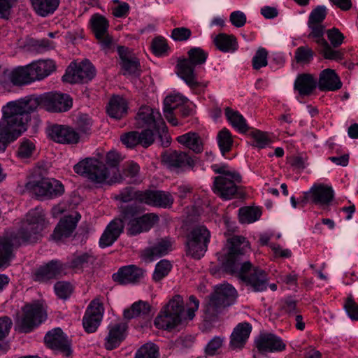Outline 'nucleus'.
<instances>
[{
  "mask_svg": "<svg viewBox=\"0 0 358 358\" xmlns=\"http://www.w3.org/2000/svg\"><path fill=\"white\" fill-rule=\"evenodd\" d=\"M44 227L45 215L43 210L36 208L29 210L17 231L0 238V267L10 264L14 257V248L36 242Z\"/></svg>",
  "mask_w": 358,
  "mask_h": 358,
  "instance_id": "f257e3e1",
  "label": "nucleus"
},
{
  "mask_svg": "<svg viewBox=\"0 0 358 358\" xmlns=\"http://www.w3.org/2000/svg\"><path fill=\"white\" fill-rule=\"evenodd\" d=\"M3 118L0 121V152L27 130L29 118L20 110L15 101L3 107Z\"/></svg>",
  "mask_w": 358,
  "mask_h": 358,
  "instance_id": "f03ea898",
  "label": "nucleus"
},
{
  "mask_svg": "<svg viewBox=\"0 0 358 358\" xmlns=\"http://www.w3.org/2000/svg\"><path fill=\"white\" fill-rule=\"evenodd\" d=\"M16 104L31 120V113L38 108H43L50 112L61 113L69 110L72 106L69 95L61 93H48L41 96L28 95L15 100Z\"/></svg>",
  "mask_w": 358,
  "mask_h": 358,
  "instance_id": "7ed1b4c3",
  "label": "nucleus"
},
{
  "mask_svg": "<svg viewBox=\"0 0 358 358\" xmlns=\"http://www.w3.org/2000/svg\"><path fill=\"white\" fill-rule=\"evenodd\" d=\"M212 170L220 176L215 177L213 192L223 200H230L238 197L241 194L242 177L239 172L231 168L227 164H215L211 166Z\"/></svg>",
  "mask_w": 358,
  "mask_h": 358,
  "instance_id": "20e7f679",
  "label": "nucleus"
},
{
  "mask_svg": "<svg viewBox=\"0 0 358 358\" xmlns=\"http://www.w3.org/2000/svg\"><path fill=\"white\" fill-rule=\"evenodd\" d=\"M112 166V151L99 158H86L73 166L74 171L95 183L104 182L110 175Z\"/></svg>",
  "mask_w": 358,
  "mask_h": 358,
  "instance_id": "39448f33",
  "label": "nucleus"
},
{
  "mask_svg": "<svg viewBox=\"0 0 358 358\" xmlns=\"http://www.w3.org/2000/svg\"><path fill=\"white\" fill-rule=\"evenodd\" d=\"M183 311L182 297L175 295L159 311L155 319V326L159 329L172 330L180 324Z\"/></svg>",
  "mask_w": 358,
  "mask_h": 358,
  "instance_id": "423d86ee",
  "label": "nucleus"
},
{
  "mask_svg": "<svg viewBox=\"0 0 358 358\" xmlns=\"http://www.w3.org/2000/svg\"><path fill=\"white\" fill-rule=\"evenodd\" d=\"M228 252L222 260L223 271L233 275L241 266L242 256L250 250L249 241L242 236H234L227 241Z\"/></svg>",
  "mask_w": 358,
  "mask_h": 358,
  "instance_id": "0eeeda50",
  "label": "nucleus"
},
{
  "mask_svg": "<svg viewBox=\"0 0 358 358\" xmlns=\"http://www.w3.org/2000/svg\"><path fill=\"white\" fill-rule=\"evenodd\" d=\"M210 232L204 225L192 228L186 234V254L194 259H200L208 250Z\"/></svg>",
  "mask_w": 358,
  "mask_h": 358,
  "instance_id": "6e6552de",
  "label": "nucleus"
},
{
  "mask_svg": "<svg viewBox=\"0 0 358 358\" xmlns=\"http://www.w3.org/2000/svg\"><path fill=\"white\" fill-rule=\"evenodd\" d=\"M238 274L240 279L255 292H262L267 289L268 274L259 267H254L250 262H243L239 266Z\"/></svg>",
  "mask_w": 358,
  "mask_h": 358,
  "instance_id": "1a4fd4ad",
  "label": "nucleus"
},
{
  "mask_svg": "<svg viewBox=\"0 0 358 358\" xmlns=\"http://www.w3.org/2000/svg\"><path fill=\"white\" fill-rule=\"evenodd\" d=\"M25 187L27 190L41 199H52L62 196L64 192L63 184L54 178L31 180Z\"/></svg>",
  "mask_w": 358,
  "mask_h": 358,
  "instance_id": "9d476101",
  "label": "nucleus"
},
{
  "mask_svg": "<svg viewBox=\"0 0 358 358\" xmlns=\"http://www.w3.org/2000/svg\"><path fill=\"white\" fill-rule=\"evenodd\" d=\"M196 161L197 157L184 151L169 150L162 156L166 169L178 174L194 170Z\"/></svg>",
  "mask_w": 358,
  "mask_h": 358,
  "instance_id": "9b49d317",
  "label": "nucleus"
},
{
  "mask_svg": "<svg viewBox=\"0 0 358 358\" xmlns=\"http://www.w3.org/2000/svg\"><path fill=\"white\" fill-rule=\"evenodd\" d=\"M22 315L17 320L19 331L29 333L41 324L46 318L43 306L39 303L27 304L22 308Z\"/></svg>",
  "mask_w": 358,
  "mask_h": 358,
  "instance_id": "f8f14e48",
  "label": "nucleus"
},
{
  "mask_svg": "<svg viewBox=\"0 0 358 358\" xmlns=\"http://www.w3.org/2000/svg\"><path fill=\"white\" fill-rule=\"evenodd\" d=\"M89 23L101 50L108 54L112 48V36L108 31L109 21L100 14H94L91 17Z\"/></svg>",
  "mask_w": 358,
  "mask_h": 358,
  "instance_id": "ddd939ff",
  "label": "nucleus"
},
{
  "mask_svg": "<svg viewBox=\"0 0 358 358\" xmlns=\"http://www.w3.org/2000/svg\"><path fill=\"white\" fill-rule=\"evenodd\" d=\"M95 75L94 66L88 59H85L79 64L72 62L62 76V80L71 84L83 83L92 80Z\"/></svg>",
  "mask_w": 358,
  "mask_h": 358,
  "instance_id": "4468645a",
  "label": "nucleus"
},
{
  "mask_svg": "<svg viewBox=\"0 0 358 358\" xmlns=\"http://www.w3.org/2000/svg\"><path fill=\"white\" fill-rule=\"evenodd\" d=\"M120 57V73L126 78H138L142 73L139 59L129 48L124 46L117 47Z\"/></svg>",
  "mask_w": 358,
  "mask_h": 358,
  "instance_id": "2eb2a0df",
  "label": "nucleus"
},
{
  "mask_svg": "<svg viewBox=\"0 0 358 358\" xmlns=\"http://www.w3.org/2000/svg\"><path fill=\"white\" fill-rule=\"evenodd\" d=\"M195 67L186 57L179 58L176 66V72L192 92L200 94L207 87V84L198 80Z\"/></svg>",
  "mask_w": 358,
  "mask_h": 358,
  "instance_id": "dca6fc26",
  "label": "nucleus"
},
{
  "mask_svg": "<svg viewBox=\"0 0 358 358\" xmlns=\"http://www.w3.org/2000/svg\"><path fill=\"white\" fill-rule=\"evenodd\" d=\"M334 198V192L331 186L322 184L313 185L309 191L304 192L301 202L311 203L322 208L330 205Z\"/></svg>",
  "mask_w": 358,
  "mask_h": 358,
  "instance_id": "f3484780",
  "label": "nucleus"
},
{
  "mask_svg": "<svg viewBox=\"0 0 358 358\" xmlns=\"http://www.w3.org/2000/svg\"><path fill=\"white\" fill-rule=\"evenodd\" d=\"M135 125L137 128H152L155 130L162 129L164 133L167 131L165 122L159 112L154 111L149 106H142L136 116Z\"/></svg>",
  "mask_w": 358,
  "mask_h": 358,
  "instance_id": "a211bd4d",
  "label": "nucleus"
},
{
  "mask_svg": "<svg viewBox=\"0 0 358 358\" xmlns=\"http://www.w3.org/2000/svg\"><path fill=\"white\" fill-rule=\"evenodd\" d=\"M66 265L58 260H52L37 268L32 274L36 282H45L59 278L66 273Z\"/></svg>",
  "mask_w": 358,
  "mask_h": 358,
  "instance_id": "6ab92c4d",
  "label": "nucleus"
},
{
  "mask_svg": "<svg viewBox=\"0 0 358 358\" xmlns=\"http://www.w3.org/2000/svg\"><path fill=\"white\" fill-rule=\"evenodd\" d=\"M104 308L98 299L92 300L88 305L83 318V325L86 332L94 333L100 325Z\"/></svg>",
  "mask_w": 358,
  "mask_h": 358,
  "instance_id": "aec40b11",
  "label": "nucleus"
},
{
  "mask_svg": "<svg viewBox=\"0 0 358 358\" xmlns=\"http://www.w3.org/2000/svg\"><path fill=\"white\" fill-rule=\"evenodd\" d=\"M140 196H143L142 203L158 208H170L174 201L173 197L169 192L162 190L146 189L143 193H141Z\"/></svg>",
  "mask_w": 358,
  "mask_h": 358,
  "instance_id": "412c9836",
  "label": "nucleus"
},
{
  "mask_svg": "<svg viewBox=\"0 0 358 358\" xmlns=\"http://www.w3.org/2000/svg\"><path fill=\"white\" fill-rule=\"evenodd\" d=\"M159 216L153 213L144 214L143 215L129 220L127 232L131 236H136L141 233L150 231L152 227L159 222Z\"/></svg>",
  "mask_w": 358,
  "mask_h": 358,
  "instance_id": "4be33fe9",
  "label": "nucleus"
},
{
  "mask_svg": "<svg viewBox=\"0 0 358 358\" xmlns=\"http://www.w3.org/2000/svg\"><path fill=\"white\" fill-rule=\"evenodd\" d=\"M173 244L174 241L170 237L160 238L153 245L146 248L142 256L145 260L153 261L173 251Z\"/></svg>",
  "mask_w": 358,
  "mask_h": 358,
  "instance_id": "5701e85b",
  "label": "nucleus"
},
{
  "mask_svg": "<svg viewBox=\"0 0 358 358\" xmlns=\"http://www.w3.org/2000/svg\"><path fill=\"white\" fill-rule=\"evenodd\" d=\"M49 137L59 143L73 144L78 142L79 134L72 128L60 124H55L48 129Z\"/></svg>",
  "mask_w": 358,
  "mask_h": 358,
  "instance_id": "b1692460",
  "label": "nucleus"
},
{
  "mask_svg": "<svg viewBox=\"0 0 358 358\" xmlns=\"http://www.w3.org/2000/svg\"><path fill=\"white\" fill-rule=\"evenodd\" d=\"M44 341L51 349L59 350L67 355L70 354V343L68 338L59 327L47 332L44 337Z\"/></svg>",
  "mask_w": 358,
  "mask_h": 358,
  "instance_id": "393cba45",
  "label": "nucleus"
},
{
  "mask_svg": "<svg viewBox=\"0 0 358 358\" xmlns=\"http://www.w3.org/2000/svg\"><path fill=\"white\" fill-rule=\"evenodd\" d=\"M80 218L81 215L78 212L64 216L55 229L52 234L53 238L59 241L71 236Z\"/></svg>",
  "mask_w": 358,
  "mask_h": 358,
  "instance_id": "a878e982",
  "label": "nucleus"
},
{
  "mask_svg": "<svg viewBox=\"0 0 358 358\" xmlns=\"http://www.w3.org/2000/svg\"><path fill=\"white\" fill-rule=\"evenodd\" d=\"M255 344L259 352L262 353L282 352L286 348L283 341L273 334L261 335L256 341Z\"/></svg>",
  "mask_w": 358,
  "mask_h": 358,
  "instance_id": "bb28decb",
  "label": "nucleus"
},
{
  "mask_svg": "<svg viewBox=\"0 0 358 358\" xmlns=\"http://www.w3.org/2000/svg\"><path fill=\"white\" fill-rule=\"evenodd\" d=\"M144 276V270L135 265H129L119 268L117 273L113 274V280L121 285L136 283Z\"/></svg>",
  "mask_w": 358,
  "mask_h": 358,
  "instance_id": "cd10ccee",
  "label": "nucleus"
},
{
  "mask_svg": "<svg viewBox=\"0 0 358 358\" xmlns=\"http://www.w3.org/2000/svg\"><path fill=\"white\" fill-rule=\"evenodd\" d=\"M125 319L141 318L147 323L152 316V306L145 301L138 300L131 304L130 308L124 310Z\"/></svg>",
  "mask_w": 358,
  "mask_h": 358,
  "instance_id": "c85d7f7f",
  "label": "nucleus"
},
{
  "mask_svg": "<svg viewBox=\"0 0 358 358\" xmlns=\"http://www.w3.org/2000/svg\"><path fill=\"white\" fill-rule=\"evenodd\" d=\"M318 87L322 92L336 91L342 87V83L334 70L326 69L321 71Z\"/></svg>",
  "mask_w": 358,
  "mask_h": 358,
  "instance_id": "c756f323",
  "label": "nucleus"
},
{
  "mask_svg": "<svg viewBox=\"0 0 358 358\" xmlns=\"http://www.w3.org/2000/svg\"><path fill=\"white\" fill-rule=\"evenodd\" d=\"M317 82L310 73L299 74L294 81V88L302 96H310L317 87Z\"/></svg>",
  "mask_w": 358,
  "mask_h": 358,
  "instance_id": "7c9ffc66",
  "label": "nucleus"
},
{
  "mask_svg": "<svg viewBox=\"0 0 358 358\" xmlns=\"http://www.w3.org/2000/svg\"><path fill=\"white\" fill-rule=\"evenodd\" d=\"M210 296L226 308L235 303L238 294L232 285L223 284L217 286Z\"/></svg>",
  "mask_w": 358,
  "mask_h": 358,
  "instance_id": "2f4dec72",
  "label": "nucleus"
},
{
  "mask_svg": "<svg viewBox=\"0 0 358 358\" xmlns=\"http://www.w3.org/2000/svg\"><path fill=\"white\" fill-rule=\"evenodd\" d=\"M34 81L49 76L56 70L55 62L52 59H41L29 64Z\"/></svg>",
  "mask_w": 358,
  "mask_h": 358,
  "instance_id": "473e14b6",
  "label": "nucleus"
},
{
  "mask_svg": "<svg viewBox=\"0 0 358 358\" xmlns=\"http://www.w3.org/2000/svg\"><path fill=\"white\" fill-rule=\"evenodd\" d=\"M251 331L252 325L249 322H242L236 325L231 335V347L234 349L243 348L248 339Z\"/></svg>",
  "mask_w": 358,
  "mask_h": 358,
  "instance_id": "72a5a7b5",
  "label": "nucleus"
},
{
  "mask_svg": "<svg viewBox=\"0 0 358 358\" xmlns=\"http://www.w3.org/2000/svg\"><path fill=\"white\" fill-rule=\"evenodd\" d=\"M140 166L133 162L124 165L122 173L117 176L113 173V182H122L126 180L127 183L136 184L140 182L138 174Z\"/></svg>",
  "mask_w": 358,
  "mask_h": 358,
  "instance_id": "f704fd0d",
  "label": "nucleus"
},
{
  "mask_svg": "<svg viewBox=\"0 0 358 358\" xmlns=\"http://www.w3.org/2000/svg\"><path fill=\"white\" fill-rule=\"evenodd\" d=\"M177 142L192 150L195 154L203 151V143L200 135L196 132L189 131L176 138Z\"/></svg>",
  "mask_w": 358,
  "mask_h": 358,
  "instance_id": "c9c22d12",
  "label": "nucleus"
},
{
  "mask_svg": "<svg viewBox=\"0 0 358 358\" xmlns=\"http://www.w3.org/2000/svg\"><path fill=\"white\" fill-rule=\"evenodd\" d=\"M35 13L42 17L52 15L58 8L60 0H29Z\"/></svg>",
  "mask_w": 358,
  "mask_h": 358,
  "instance_id": "e433bc0d",
  "label": "nucleus"
},
{
  "mask_svg": "<svg viewBox=\"0 0 358 358\" xmlns=\"http://www.w3.org/2000/svg\"><path fill=\"white\" fill-rule=\"evenodd\" d=\"M213 43L217 50L222 52H234L238 48L236 36L225 33L217 34L213 39Z\"/></svg>",
  "mask_w": 358,
  "mask_h": 358,
  "instance_id": "4c0bfd02",
  "label": "nucleus"
},
{
  "mask_svg": "<svg viewBox=\"0 0 358 358\" xmlns=\"http://www.w3.org/2000/svg\"><path fill=\"white\" fill-rule=\"evenodd\" d=\"M8 78L13 85L16 86L26 85L34 82L29 65L13 69L10 72Z\"/></svg>",
  "mask_w": 358,
  "mask_h": 358,
  "instance_id": "58836bf2",
  "label": "nucleus"
},
{
  "mask_svg": "<svg viewBox=\"0 0 358 358\" xmlns=\"http://www.w3.org/2000/svg\"><path fill=\"white\" fill-rule=\"evenodd\" d=\"M224 308V306L210 296L203 308L204 320L210 323L218 321L219 316Z\"/></svg>",
  "mask_w": 358,
  "mask_h": 358,
  "instance_id": "ea45409f",
  "label": "nucleus"
},
{
  "mask_svg": "<svg viewBox=\"0 0 358 358\" xmlns=\"http://www.w3.org/2000/svg\"><path fill=\"white\" fill-rule=\"evenodd\" d=\"M224 115L229 124L238 132L245 134L248 131L246 120L238 111L227 107L224 109Z\"/></svg>",
  "mask_w": 358,
  "mask_h": 358,
  "instance_id": "a19ab883",
  "label": "nucleus"
},
{
  "mask_svg": "<svg viewBox=\"0 0 358 358\" xmlns=\"http://www.w3.org/2000/svg\"><path fill=\"white\" fill-rule=\"evenodd\" d=\"M217 145L222 155H226L231 150L234 140L229 130L227 128L222 129L217 135Z\"/></svg>",
  "mask_w": 358,
  "mask_h": 358,
  "instance_id": "79ce46f5",
  "label": "nucleus"
},
{
  "mask_svg": "<svg viewBox=\"0 0 358 358\" xmlns=\"http://www.w3.org/2000/svg\"><path fill=\"white\" fill-rule=\"evenodd\" d=\"M262 210L257 207L245 206L238 210V219L242 224H250L258 220Z\"/></svg>",
  "mask_w": 358,
  "mask_h": 358,
  "instance_id": "37998d69",
  "label": "nucleus"
},
{
  "mask_svg": "<svg viewBox=\"0 0 358 358\" xmlns=\"http://www.w3.org/2000/svg\"><path fill=\"white\" fill-rule=\"evenodd\" d=\"M129 325L125 321H120L113 324V349L117 348L128 335Z\"/></svg>",
  "mask_w": 358,
  "mask_h": 358,
  "instance_id": "c03bdc74",
  "label": "nucleus"
},
{
  "mask_svg": "<svg viewBox=\"0 0 358 358\" xmlns=\"http://www.w3.org/2000/svg\"><path fill=\"white\" fill-rule=\"evenodd\" d=\"M128 102L125 98L113 94V119L120 120L127 115Z\"/></svg>",
  "mask_w": 358,
  "mask_h": 358,
  "instance_id": "a18cd8bd",
  "label": "nucleus"
},
{
  "mask_svg": "<svg viewBox=\"0 0 358 358\" xmlns=\"http://www.w3.org/2000/svg\"><path fill=\"white\" fill-rule=\"evenodd\" d=\"M318 51L326 59L340 62L344 59V50H336V48L331 46L328 42L319 48Z\"/></svg>",
  "mask_w": 358,
  "mask_h": 358,
  "instance_id": "49530a36",
  "label": "nucleus"
},
{
  "mask_svg": "<svg viewBox=\"0 0 358 358\" xmlns=\"http://www.w3.org/2000/svg\"><path fill=\"white\" fill-rule=\"evenodd\" d=\"M307 24L310 30L308 38L313 39L317 44L318 48L327 42L324 37L325 33V27L324 25L309 23H307Z\"/></svg>",
  "mask_w": 358,
  "mask_h": 358,
  "instance_id": "de8ad7c7",
  "label": "nucleus"
},
{
  "mask_svg": "<svg viewBox=\"0 0 358 358\" xmlns=\"http://www.w3.org/2000/svg\"><path fill=\"white\" fill-rule=\"evenodd\" d=\"M208 57V53L199 47L190 48L187 52V57L190 62L195 66L202 65L206 63Z\"/></svg>",
  "mask_w": 358,
  "mask_h": 358,
  "instance_id": "09e8293b",
  "label": "nucleus"
},
{
  "mask_svg": "<svg viewBox=\"0 0 358 358\" xmlns=\"http://www.w3.org/2000/svg\"><path fill=\"white\" fill-rule=\"evenodd\" d=\"M141 193H143V191L135 190L131 187H127L124 188L118 195L115 196V199L124 203L135 200L142 203L143 196H140Z\"/></svg>",
  "mask_w": 358,
  "mask_h": 358,
  "instance_id": "8fccbe9b",
  "label": "nucleus"
},
{
  "mask_svg": "<svg viewBox=\"0 0 358 358\" xmlns=\"http://www.w3.org/2000/svg\"><path fill=\"white\" fill-rule=\"evenodd\" d=\"M314 55V51L308 45L300 46L295 50L294 59L297 64H309Z\"/></svg>",
  "mask_w": 358,
  "mask_h": 358,
  "instance_id": "3c124183",
  "label": "nucleus"
},
{
  "mask_svg": "<svg viewBox=\"0 0 358 358\" xmlns=\"http://www.w3.org/2000/svg\"><path fill=\"white\" fill-rule=\"evenodd\" d=\"M172 268L170 261L167 259L160 260L155 266L152 275V279L155 282H159L168 275Z\"/></svg>",
  "mask_w": 358,
  "mask_h": 358,
  "instance_id": "603ef678",
  "label": "nucleus"
},
{
  "mask_svg": "<svg viewBox=\"0 0 358 358\" xmlns=\"http://www.w3.org/2000/svg\"><path fill=\"white\" fill-rule=\"evenodd\" d=\"M159 350L156 345L145 343L136 352L134 358H158Z\"/></svg>",
  "mask_w": 358,
  "mask_h": 358,
  "instance_id": "864d4df0",
  "label": "nucleus"
},
{
  "mask_svg": "<svg viewBox=\"0 0 358 358\" xmlns=\"http://www.w3.org/2000/svg\"><path fill=\"white\" fill-rule=\"evenodd\" d=\"M326 34L329 41V44L334 48L340 47L345 38L343 34L336 27L327 29Z\"/></svg>",
  "mask_w": 358,
  "mask_h": 358,
  "instance_id": "5fc2aeb1",
  "label": "nucleus"
},
{
  "mask_svg": "<svg viewBox=\"0 0 358 358\" xmlns=\"http://www.w3.org/2000/svg\"><path fill=\"white\" fill-rule=\"evenodd\" d=\"M327 15V8L322 5L316 6L310 12L308 23L322 24Z\"/></svg>",
  "mask_w": 358,
  "mask_h": 358,
  "instance_id": "6e6d98bb",
  "label": "nucleus"
},
{
  "mask_svg": "<svg viewBox=\"0 0 358 358\" xmlns=\"http://www.w3.org/2000/svg\"><path fill=\"white\" fill-rule=\"evenodd\" d=\"M162 129L155 130L152 128H145L141 132H139V145L143 148H148L155 141V134H159Z\"/></svg>",
  "mask_w": 358,
  "mask_h": 358,
  "instance_id": "4d7b16f0",
  "label": "nucleus"
},
{
  "mask_svg": "<svg viewBox=\"0 0 358 358\" xmlns=\"http://www.w3.org/2000/svg\"><path fill=\"white\" fill-rule=\"evenodd\" d=\"M187 101V99L180 94H171L167 96L164 100V106L168 107V110H176Z\"/></svg>",
  "mask_w": 358,
  "mask_h": 358,
  "instance_id": "13d9d810",
  "label": "nucleus"
},
{
  "mask_svg": "<svg viewBox=\"0 0 358 358\" xmlns=\"http://www.w3.org/2000/svg\"><path fill=\"white\" fill-rule=\"evenodd\" d=\"M152 52L158 57L165 55L169 49L166 40L162 36H157L152 41Z\"/></svg>",
  "mask_w": 358,
  "mask_h": 358,
  "instance_id": "bf43d9fd",
  "label": "nucleus"
},
{
  "mask_svg": "<svg viewBox=\"0 0 358 358\" xmlns=\"http://www.w3.org/2000/svg\"><path fill=\"white\" fill-rule=\"evenodd\" d=\"M267 57V50L264 48H259L252 59L253 69L259 70L262 67L266 66L268 64Z\"/></svg>",
  "mask_w": 358,
  "mask_h": 358,
  "instance_id": "052dcab7",
  "label": "nucleus"
},
{
  "mask_svg": "<svg viewBox=\"0 0 358 358\" xmlns=\"http://www.w3.org/2000/svg\"><path fill=\"white\" fill-rule=\"evenodd\" d=\"M56 295L64 300L69 298L73 292V286L67 282H57L54 286Z\"/></svg>",
  "mask_w": 358,
  "mask_h": 358,
  "instance_id": "680f3d73",
  "label": "nucleus"
},
{
  "mask_svg": "<svg viewBox=\"0 0 358 358\" xmlns=\"http://www.w3.org/2000/svg\"><path fill=\"white\" fill-rule=\"evenodd\" d=\"M281 310L287 314L289 318L300 311L297 306V301L291 297L287 298L281 301Z\"/></svg>",
  "mask_w": 358,
  "mask_h": 358,
  "instance_id": "e2e57ef3",
  "label": "nucleus"
},
{
  "mask_svg": "<svg viewBox=\"0 0 358 358\" xmlns=\"http://www.w3.org/2000/svg\"><path fill=\"white\" fill-rule=\"evenodd\" d=\"M35 150L34 143L29 139H23L20 144L17 156L20 159H27L30 157Z\"/></svg>",
  "mask_w": 358,
  "mask_h": 358,
  "instance_id": "0e129e2a",
  "label": "nucleus"
},
{
  "mask_svg": "<svg viewBox=\"0 0 358 358\" xmlns=\"http://www.w3.org/2000/svg\"><path fill=\"white\" fill-rule=\"evenodd\" d=\"M224 338L222 336L213 337L206 345L205 352L208 356H214L218 350L222 348Z\"/></svg>",
  "mask_w": 358,
  "mask_h": 358,
  "instance_id": "69168bd1",
  "label": "nucleus"
},
{
  "mask_svg": "<svg viewBox=\"0 0 358 358\" xmlns=\"http://www.w3.org/2000/svg\"><path fill=\"white\" fill-rule=\"evenodd\" d=\"M344 308L352 320L358 321V304L352 296H348L345 299Z\"/></svg>",
  "mask_w": 358,
  "mask_h": 358,
  "instance_id": "338daca9",
  "label": "nucleus"
},
{
  "mask_svg": "<svg viewBox=\"0 0 358 358\" xmlns=\"http://www.w3.org/2000/svg\"><path fill=\"white\" fill-rule=\"evenodd\" d=\"M192 36V31L187 27L174 28L171 31V37L175 41H186Z\"/></svg>",
  "mask_w": 358,
  "mask_h": 358,
  "instance_id": "774afa93",
  "label": "nucleus"
}]
</instances>
